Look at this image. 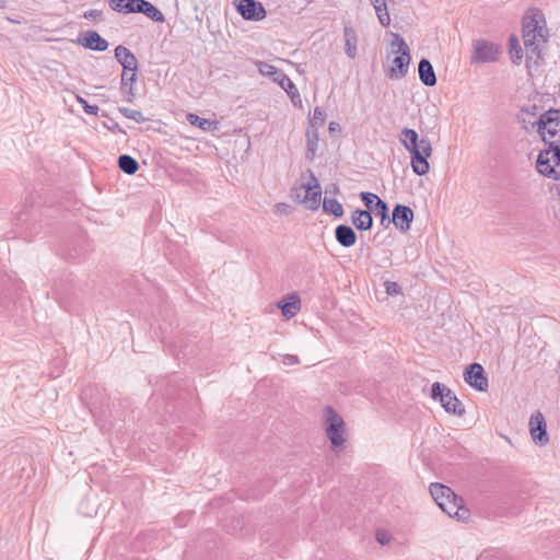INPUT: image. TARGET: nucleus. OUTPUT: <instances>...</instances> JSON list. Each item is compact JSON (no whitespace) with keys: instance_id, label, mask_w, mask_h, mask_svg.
<instances>
[{"instance_id":"1","label":"nucleus","mask_w":560,"mask_h":560,"mask_svg":"<svg viewBox=\"0 0 560 560\" xmlns=\"http://www.w3.org/2000/svg\"><path fill=\"white\" fill-rule=\"evenodd\" d=\"M548 31L541 15H525L523 19V43L526 50V66L530 61L537 62L540 58L541 47L547 42Z\"/></svg>"},{"instance_id":"2","label":"nucleus","mask_w":560,"mask_h":560,"mask_svg":"<svg viewBox=\"0 0 560 560\" xmlns=\"http://www.w3.org/2000/svg\"><path fill=\"white\" fill-rule=\"evenodd\" d=\"M430 493L440 509L450 517L465 521L469 517V510L463 505V499L442 483H431Z\"/></svg>"},{"instance_id":"3","label":"nucleus","mask_w":560,"mask_h":560,"mask_svg":"<svg viewBox=\"0 0 560 560\" xmlns=\"http://www.w3.org/2000/svg\"><path fill=\"white\" fill-rule=\"evenodd\" d=\"M308 179L304 182L305 175H302L303 182L296 184L291 189V197L302 203L308 210H317L320 205L322 188L318 179L311 170H307Z\"/></svg>"},{"instance_id":"4","label":"nucleus","mask_w":560,"mask_h":560,"mask_svg":"<svg viewBox=\"0 0 560 560\" xmlns=\"http://www.w3.org/2000/svg\"><path fill=\"white\" fill-rule=\"evenodd\" d=\"M540 133L542 140L548 145L560 147V110L549 109L539 115L538 120H528Z\"/></svg>"},{"instance_id":"5","label":"nucleus","mask_w":560,"mask_h":560,"mask_svg":"<svg viewBox=\"0 0 560 560\" xmlns=\"http://www.w3.org/2000/svg\"><path fill=\"white\" fill-rule=\"evenodd\" d=\"M325 432L334 450L341 447L345 442L346 424L331 406H326L323 412Z\"/></svg>"},{"instance_id":"6","label":"nucleus","mask_w":560,"mask_h":560,"mask_svg":"<svg viewBox=\"0 0 560 560\" xmlns=\"http://www.w3.org/2000/svg\"><path fill=\"white\" fill-rule=\"evenodd\" d=\"M257 68L260 74L277 82L288 93L294 105L302 103L298 88L282 70L265 61H257Z\"/></svg>"},{"instance_id":"7","label":"nucleus","mask_w":560,"mask_h":560,"mask_svg":"<svg viewBox=\"0 0 560 560\" xmlns=\"http://www.w3.org/2000/svg\"><path fill=\"white\" fill-rule=\"evenodd\" d=\"M431 398L433 400H439L447 413L463 417L466 412L463 402L457 398L453 390L439 382L432 384Z\"/></svg>"},{"instance_id":"8","label":"nucleus","mask_w":560,"mask_h":560,"mask_svg":"<svg viewBox=\"0 0 560 560\" xmlns=\"http://www.w3.org/2000/svg\"><path fill=\"white\" fill-rule=\"evenodd\" d=\"M536 168L548 178L560 179V147L549 145L548 149L540 151Z\"/></svg>"},{"instance_id":"9","label":"nucleus","mask_w":560,"mask_h":560,"mask_svg":"<svg viewBox=\"0 0 560 560\" xmlns=\"http://www.w3.org/2000/svg\"><path fill=\"white\" fill-rule=\"evenodd\" d=\"M500 48L494 43L478 39L474 43V49L470 57L471 63H487L498 60Z\"/></svg>"},{"instance_id":"10","label":"nucleus","mask_w":560,"mask_h":560,"mask_svg":"<svg viewBox=\"0 0 560 560\" xmlns=\"http://www.w3.org/2000/svg\"><path fill=\"white\" fill-rule=\"evenodd\" d=\"M431 154H432V145H431L430 140L428 138H422L420 150H417V151H413L410 153L411 167H412V171L417 175L422 176L429 172L430 165H429L428 159L431 156Z\"/></svg>"},{"instance_id":"11","label":"nucleus","mask_w":560,"mask_h":560,"mask_svg":"<svg viewBox=\"0 0 560 560\" xmlns=\"http://www.w3.org/2000/svg\"><path fill=\"white\" fill-rule=\"evenodd\" d=\"M529 433L535 444L545 446L549 442V435L547 433V424L544 415L540 411H536L529 418Z\"/></svg>"},{"instance_id":"12","label":"nucleus","mask_w":560,"mask_h":560,"mask_svg":"<svg viewBox=\"0 0 560 560\" xmlns=\"http://www.w3.org/2000/svg\"><path fill=\"white\" fill-rule=\"evenodd\" d=\"M464 380L471 387L480 392H486L489 387L485 370L479 363H472L466 369Z\"/></svg>"},{"instance_id":"13","label":"nucleus","mask_w":560,"mask_h":560,"mask_svg":"<svg viewBox=\"0 0 560 560\" xmlns=\"http://www.w3.org/2000/svg\"><path fill=\"white\" fill-rule=\"evenodd\" d=\"M237 12L248 21H260L266 16V11L260 2L255 0H240Z\"/></svg>"},{"instance_id":"14","label":"nucleus","mask_w":560,"mask_h":560,"mask_svg":"<svg viewBox=\"0 0 560 560\" xmlns=\"http://www.w3.org/2000/svg\"><path fill=\"white\" fill-rule=\"evenodd\" d=\"M412 220L413 211L409 207L402 205L395 206L392 222L400 232L409 231Z\"/></svg>"},{"instance_id":"15","label":"nucleus","mask_w":560,"mask_h":560,"mask_svg":"<svg viewBox=\"0 0 560 560\" xmlns=\"http://www.w3.org/2000/svg\"><path fill=\"white\" fill-rule=\"evenodd\" d=\"M410 60V51L399 52L398 55H396L392 61L393 65L389 68L388 77L392 79H400L405 77L406 73L408 72Z\"/></svg>"},{"instance_id":"16","label":"nucleus","mask_w":560,"mask_h":560,"mask_svg":"<svg viewBox=\"0 0 560 560\" xmlns=\"http://www.w3.org/2000/svg\"><path fill=\"white\" fill-rule=\"evenodd\" d=\"M115 58L122 66V71H138V60L127 47L118 45L115 48Z\"/></svg>"},{"instance_id":"17","label":"nucleus","mask_w":560,"mask_h":560,"mask_svg":"<svg viewBox=\"0 0 560 560\" xmlns=\"http://www.w3.org/2000/svg\"><path fill=\"white\" fill-rule=\"evenodd\" d=\"M137 80V71H122L120 81V93L124 100L132 103L136 97L135 83Z\"/></svg>"},{"instance_id":"18","label":"nucleus","mask_w":560,"mask_h":560,"mask_svg":"<svg viewBox=\"0 0 560 560\" xmlns=\"http://www.w3.org/2000/svg\"><path fill=\"white\" fill-rule=\"evenodd\" d=\"M80 43L91 50L104 51L108 47V43L96 31H86Z\"/></svg>"},{"instance_id":"19","label":"nucleus","mask_w":560,"mask_h":560,"mask_svg":"<svg viewBox=\"0 0 560 560\" xmlns=\"http://www.w3.org/2000/svg\"><path fill=\"white\" fill-rule=\"evenodd\" d=\"M343 38H345V52L346 55L354 59L357 56V46H358V36L354 28L350 23H347L343 27Z\"/></svg>"},{"instance_id":"20","label":"nucleus","mask_w":560,"mask_h":560,"mask_svg":"<svg viewBox=\"0 0 560 560\" xmlns=\"http://www.w3.org/2000/svg\"><path fill=\"white\" fill-rule=\"evenodd\" d=\"M336 241L343 247H351L357 242V234L352 228L340 224L335 230Z\"/></svg>"},{"instance_id":"21","label":"nucleus","mask_w":560,"mask_h":560,"mask_svg":"<svg viewBox=\"0 0 560 560\" xmlns=\"http://www.w3.org/2000/svg\"><path fill=\"white\" fill-rule=\"evenodd\" d=\"M419 79L427 86L436 84V75L431 62L428 59H421L418 66Z\"/></svg>"},{"instance_id":"22","label":"nucleus","mask_w":560,"mask_h":560,"mask_svg":"<svg viewBox=\"0 0 560 560\" xmlns=\"http://www.w3.org/2000/svg\"><path fill=\"white\" fill-rule=\"evenodd\" d=\"M399 140L409 153L420 150L421 139H419L418 133L413 129L404 128Z\"/></svg>"},{"instance_id":"23","label":"nucleus","mask_w":560,"mask_h":560,"mask_svg":"<svg viewBox=\"0 0 560 560\" xmlns=\"http://www.w3.org/2000/svg\"><path fill=\"white\" fill-rule=\"evenodd\" d=\"M352 224L360 231H366L372 228L373 218L370 211L357 209L351 214Z\"/></svg>"},{"instance_id":"24","label":"nucleus","mask_w":560,"mask_h":560,"mask_svg":"<svg viewBox=\"0 0 560 560\" xmlns=\"http://www.w3.org/2000/svg\"><path fill=\"white\" fill-rule=\"evenodd\" d=\"M142 0H110L108 5L112 10L125 13H138Z\"/></svg>"},{"instance_id":"25","label":"nucleus","mask_w":560,"mask_h":560,"mask_svg":"<svg viewBox=\"0 0 560 560\" xmlns=\"http://www.w3.org/2000/svg\"><path fill=\"white\" fill-rule=\"evenodd\" d=\"M279 307L282 311V314L287 318H291L298 314L301 308V300L298 294L293 293L288 296V299L279 304Z\"/></svg>"},{"instance_id":"26","label":"nucleus","mask_w":560,"mask_h":560,"mask_svg":"<svg viewBox=\"0 0 560 560\" xmlns=\"http://www.w3.org/2000/svg\"><path fill=\"white\" fill-rule=\"evenodd\" d=\"M138 13H143L145 16L158 23H163L165 21L164 14L147 0H142V2H140V10Z\"/></svg>"},{"instance_id":"27","label":"nucleus","mask_w":560,"mask_h":560,"mask_svg":"<svg viewBox=\"0 0 560 560\" xmlns=\"http://www.w3.org/2000/svg\"><path fill=\"white\" fill-rule=\"evenodd\" d=\"M118 166L128 175H133L139 168L137 160L128 154H122L118 158Z\"/></svg>"},{"instance_id":"28","label":"nucleus","mask_w":560,"mask_h":560,"mask_svg":"<svg viewBox=\"0 0 560 560\" xmlns=\"http://www.w3.org/2000/svg\"><path fill=\"white\" fill-rule=\"evenodd\" d=\"M522 47L517 36L511 35L509 38V52L513 63L520 65L523 59Z\"/></svg>"},{"instance_id":"29","label":"nucleus","mask_w":560,"mask_h":560,"mask_svg":"<svg viewBox=\"0 0 560 560\" xmlns=\"http://www.w3.org/2000/svg\"><path fill=\"white\" fill-rule=\"evenodd\" d=\"M372 4L376 11L380 23L383 26L389 25L390 18L387 11L386 0H372Z\"/></svg>"},{"instance_id":"30","label":"nucleus","mask_w":560,"mask_h":560,"mask_svg":"<svg viewBox=\"0 0 560 560\" xmlns=\"http://www.w3.org/2000/svg\"><path fill=\"white\" fill-rule=\"evenodd\" d=\"M323 210L327 213L341 218L343 215V208L341 203L334 198H325L323 201Z\"/></svg>"},{"instance_id":"31","label":"nucleus","mask_w":560,"mask_h":560,"mask_svg":"<svg viewBox=\"0 0 560 560\" xmlns=\"http://www.w3.org/2000/svg\"><path fill=\"white\" fill-rule=\"evenodd\" d=\"M306 147H307V154H306V158L308 160H313L314 156H315V153L317 151V148H318V135H317V131L315 130H307L306 131Z\"/></svg>"},{"instance_id":"32","label":"nucleus","mask_w":560,"mask_h":560,"mask_svg":"<svg viewBox=\"0 0 560 560\" xmlns=\"http://www.w3.org/2000/svg\"><path fill=\"white\" fill-rule=\"evenodd\" d=\"M408 51H410V49L405 39L399 34L392 33L390 52L394 55H398L399 52Z\"/></svg>"},{"instance_id":"33","label":"nucleus","mask_w":560,"mask_h":560,"mask_svg":"<svg viewBox=\"0 0 560 560\" xmlns=\"http://www.w3.org/2000/svg\"><path fill=\"white\" fill-rule=\"evenodd\" d=\"M539 115L538 107L536 105H532L522 108L520 118L524 125H530L528 120H538ZM524 127L527 128V126Z\"/></svg>"},{"instance_id":"34","label":"nucleus","mask_w":560,"mask_h":560,"mask_svg":"<svg viewBox=\"0 0 560 560\" xmlns=\"http://www.w3.org/2000/svg\"><path fill=\"white\" fill-rule=\"evenodd\" d=\"M119 112L127 118L132 119L139 124L144 122L147 119L140 110L130 109L127 107H119Z\"/></svg>"},{"instance_id":"35","label":"nucleus","mask_w":560,"mask_h":560,"mask_svg":"<svg viewBox=\"0 0 560 560\" xmlns=\"http://www.w3.org/2000/svg\"><path fill=\"white\" fill-rule=\"evenodd\" d=\"M187 119L192 126H197L202 130H208L211 125V122L208 119L201 118L195 114H188Z\"/></svg>"},{"instance_id":"36","label":"nucleus","mask_w":560,"mask_h":560,"mask_svg":"<svg viewBox=\"0 0 560 560\" xmlns=\"http://www.w3.org/2000/svg\"><path fill=\"white\" fill-rule=\"evenodd\" d=\"M75 100L79 104L82 105L83 110L88 115H97L98 114V106L96 105H90L81 95L77 94Z\"/></svg>"},{"instance_id":"37","label":"nucleus","mask_w":560,"mask_h":560,"mask_svg":"<svg viewBox=\"0 0 560 560\" xmlns=\"http://www.w3.org/2000/svg\"><path fill=\"white\" fill-rule=\"evenodd\" d=\"M360 197L366 208L374 209L373 203H376V198H378L376 195L372 192H361Z\"/></svg>"},{"instance_id":"38","label":"nucleus","mask_w":560,"mask_h":560,"mask_svg":"<svg viewBox=\"0 0 560 560\" xmlns=\"http://www.w3.org/2000/svg\"><path fill=\"white\" fill-rule=\"evenodd\" d=\"M374 210L381 217L388 215L387 203L385 201H383L381 198H376V203H375Z\"/></svg>"},{"instance_id":"39","label":"nucleus","mask_w":560,"mask_h":560,"mask_svg":"<svg viewBox=\"0 0 560 560\" xmlns=\"http://www.w3.org/2000/svg\"><path fill=\"white\" fill-rule=\"evenodd\" d=\"M313 119L316 121V122H319L320 125H324L325 124V120H326V112L324 108L322 107H315L314 108V112H313Z\"/></svg>"},{"instance_id":"40","label":"nucleus","mask_w":560,"mask_h":560,"mask_svg":"<svg viewBox=\"0 0 560 560\" xmlns=\"http://www.w3.org/2000/svg\"><path fill=\"white\" fill-rule=\"evenodd\" d=\"M385 288H386V292L390 295L399 294L401 291L399 284L396 282H393V281H386Z\"/></svg>"},{"instance_id":"41","label":"nucleus","mask_w":560,"mask_h":560,"mask_svg":"<svg viewBox=\"0 0 560 560\" xmlns=\"http://www.w3.org/2000/svg\"><path fill=\"white\" fill-rule=\"evenodd\" d=\"M283 364L285 365H295L300 363V360L294 354H284L282 359Z\"/></svg>"},{"instance_id":"42","label":"nucleus","mask_w":560,"mask_h":560,"mask_svg":"<svg viewBox=\"0 0 560 560\" xmlns=\"http://www.w3.org/2000/svg\"><path fill=\"white\" fill-rule=\"evenodd\" d=\"M290 206L284 202H279L275 206V212L278 214H288L290 211Z\"/></svg>"},{"instance_id":"43","label":"nucleus","mask_w":560,"mask_h":560,"mask_svg":"<svg viewBox=\"0 0 560 560\" xmlns=\"http://www.w3.org/2000/svg\"><path fill=\"white\" fill-rule=\"evenodd\" d=\"M102 15V11L100 10H90L88 12H85L84 16L85 18H98Z\"/></svg>"},{"instance_id":"44","label":"nucleus","mask_w":560,"mask_h":560,"mask_svg":"<svg viewBox=\"0 0 560 560\" xmlns=\"http://www.w3.org/2000/svg\"><path fill=\"white\" fill-rule=\"evenodd\" d=\"M392 223V219H389L388 215L381 217V224L385 228H387Z\"/></svg>"},{"instance_id":"45","label":"nucleus","mask_w":560,"mask_h":560,"mask_svg":"<svg viewBox=\"0 0 560 560\" xmlns=\"http://www.w3.org/2000/svg\"><path fill=\"white\" fill-rule=\"evenodd\" d=\"M377 540L382 545H385L388 541V539H385V537H383V535H381L380 533L377 534Z\"/></svg>"},{"instance_id":"46","label":"nucleus","mask_w":560,"mask_h":560,"mask_svg":"<svg viewBox=\"0 0 560 560\" xmlns=\"http://www.w3.org/2000/svg\"><path fill=\"white\" fill-rule=\"evenodd\" d=\"M7 8V0H0V9Z\"/></svg>"},{"instance_id":"47","label":"nucleus","mask_w":560,"mask_h":560,"mask_svg":"<svg viewBox=\"0 0 560 560\" xmlns=\"http://www.w3.org/2000/svg\"><path fill=\"white\" fill-rule=\"evenodd\" d=\"M329 129H330L331 131L336 129L335 122H330V125H329Z\"/></svg>"},{"instance_id":"48","label":"nucleus","mask_w":560,"mask_h":560,"mask_svg":"<svg viewBox=\"0 0 560 560\" xmlns=\"http://www.w3.org/2000/svg\"><path fill=\"white\" fill-rule=\"evenodd\" d=\"M114 128H118V124L112 125V127H109V129H114Z\"/></svg>"},{"instance_id":"49","label":"nucleus","mask_w":560,"mask_h":560,"mask_svg":"<svg viewBox=\"0 0 560 560\" xmlns=\"http://www.w3.org/2000/svg\"><path fill=\"white\" fill-rule=\"evenodd\" d=\"M114 128H118V124L112 125V127H109V129H114Z\"/></svg>"}]
</instances>
